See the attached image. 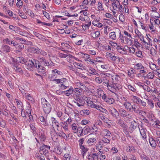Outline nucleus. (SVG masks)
Returning <instances> with one entry per match:
<instances>
[{
	"label": "nucleus",
	"instance_id": "nucleus-1",
	"mask_svg": "<svg viewBox=\"0 0 160 160\" xmlns=\"http://www.w3.org/2000/svg\"><path fill=\"white\" fill-rule=\"evenodd\" d=\"M109 77L108 75L103 80L102 84L106 86L107 89L112 92L115 93L117 90L121 88V86L118 83H114L113 84L109 83Z\"/></svg>",
	"mask_w": 160,
	"mask_h": 160
},
{
	"label": "nucleus",
	"instance_id": "nucleus-2",
	"mask_svg": "<svg viewBox=\"0 0 160 160\" xmlns=\"http://www.w3.org/2000/svg\"><path fill=\"white\" fill-rule=\"evenodd\" d=\"M41 102L44 112L46 114H48L52 109L51 105L44 98H42Z\"/></svg>",
	"mask_w": 160,
	"mask_h": 160
},
{
	"label": "nucleus",
	"instance_id": "nucleus-3",
	"mask_svg": "<svg viewBox=\"0 0 160 160\" xmlns=\"http://www.w3.org/2000/svg\"><path fill=\"white\" fill-rule=\"evenodd\" d=\"M71 127L73 132L74 133H77L78 134V136H80L82 135L83 130L82 127H77L75 123L72 124L71 125Z\"/></svg>",
	"mask_w": 160,
	"mask_h": 160
},
{
	"label": "nucleus",
	"instance_id": "nucleus-4",
	"mask_svg": "<svg viewBox=\"0 0 160 160\" xmlns=\"http://www.w3.org/2000/svg\"><path fill=\"white\" fill-rule=\"evenodd\" d=\"M112 5L113 10L120 12L121 13L123 11V8H122V6L120 4L118 1L114 2L112 3Z\"/></svg>",
	"mask_w": 160,
	"mask_h": 160
},
{
	"label": "nucleus",
	"instance_id": "nucleus-5",
	"mask_svg": "<svg viewBox=\"0 0 160 160\" xmlns=\"http://www.w3.org/2000/svg\"><path fill=\"white\" fill-rule=\"evenodd\" d=\"M128 48L129 47L127 45H125L123 47L119 45L116 48L117 51L122 54H127L128 50Z\"/></svg>",
	"mask_w": 160,
	"mask_h": 160
},
{
	"label": "nucleus",
	"instance_id": "nucleus-6",
	"mask_svg": "<svg viewBox=\"0 0 160 160\" xmlns=\"http://www.w3.org/2000/svg\"><path fill=\"white\" fill-rule=\"evenodd\" d=\"M122 104L126 110L129 111H132V105L131 102H128L127 99L124 97L122 99Z\"/></svg>",
	"mask_w": 160,
	"mask_h": 160
},
{
	"label": "nucleus",
	"instance_id": "nucleus-7",
	"mask_svg": "<svg viewBox=\"0 0 160 160\" xmlns=\"http://www.w3.org/2000/svg\"><path fill=\"white\" fill-rule=\"evenodd\" d=\"M52 75L49 76V78L50 80H54V79L58 77V75L63 74V73L62 72L56 69L52 70Z\"/></svg>",
	"mask_w": 160,
	"mask_h": 160
},
{
	"label": "nucleus",
	"instance_id": "nucleus-8",
	"mask_svg": "<svg viewBox=\"0 0 160 160\" xmlns=\"http://www.w3.org/2000/svg\"><path fill=\"white\" fill-rule=\"evenodd\" d=\"M80 58L86 62L88 61L90 58V56L86 53H83L81 52H79L78 53H76Z\"/></svg>",
	"mask_w": 160,
	"mask_h": 160
},
{
	"label": "nucleus",
	"instance_id": "nucleus-9",
	"mask_svg": "<svg viewBox=\"0 0 160 160\" xmlns=\"http://www.w3.org/2000/svg\"><path fill=\"white\" fill-rule=\"evenodd\" d=\"M148 42H146L144 39V38L142 41V44L147 50H149L150 48V46H152V39L149 38L147 39Z\"/></svg>",
	"mask_w": 160,
	"mask_h": 160
},
{
	"label": "nucleus",
	"instance_id": "nucleus-10",
	"mask_svg": "<svg viewBox=\"0 0 160 160\" xmlns=\"http://www.w3.org/2000/svg\"><path fill=\"white\" fill-rule=\"evenodd\" d=\"M50 150V146L44 145L40 147L39 152L41 154L46 155L48 153V151L47 149Z\"/></svg>",
	"mask_w": 160,
	"mask_h": 160
},
{
	"label": "nucleus",
	"instance_id": "nucleus-11",
	"mask_svg": "<svg viewBox=\"0 0 160 160\" xmlns=\"http://www.w3.org/2000/svg\"><path fill=\"white\" fill-rule=\"evenodd\" d=\"M105 56L107 58L110 59L114 62H115L117 57L115 55V54L113 52H109L106 53Z\"/></svg>",
	"mask_w": 160,
	"mask_h": 160
},
{
	"label": "nucleus",
	"instance_id": "nucleus-12",
	"mask_svg": "<svg viewBox=\"0 0 160 160\" xmlns=\"http://www.w3.org/2000/svg\"><path fill=\"white\" fill-rule=\"evenodd\" d=\"M60 86V89L61 90H65L69 87V84L68 81L65 78Z\"/></svg>",
	"mask_w": 160,
	"mask_h": 160
},
{
	"label": "nucleus",
	"instance_id": "nucleus-13",
	"mask_svg": "<svg viewBox=\"0 0 160 160\" xmlns=\"http://www.w3.org/2000/svg\"><path fill=\"white\" fill-rule=\"evenodd\" d=\"M28 64L29 66L30 67L32 68L35 67L37 68L38 65V61L34 59H32L28 61Z\"/></svg>",
	"mask_w": 160,
	"mask_h": 160
},
{
	"label": "nucleus",
	"instance_id": "nucleus-14",
	"mask_svg": "<svg viewBox=\"0 0 160 160\" xmlns=\"http://www.w3.org/2000/svg\"><path fill=\"white\" fill-rule=\"evenodd\" d=\"M109 112L112 115L113 117L117 118L119 116V113L118 111L114 108L110 107L108 109Z\"/></svg>",
	"mask_w": 160,
	"mask_h": 160
},
{
	"label": "nucleus",
	"instance_id": "nucleus-15",
	"mask_svg": "<svg viewBox=\"0 0 160 160\" xmlns=\"http://www.w3.org/2000/svg\"><path fill=\"white\" fill-rule=\"evenodd\" d=\"M119 112L120 115L122 117H126L127 118H130L131 116L123 108H120L119 109Z\"/></svg>",
	"mask_w": 160,
	"mask_h": 160
},
{
	"label": "nucleus",
	"instance_id": "nucleus-16",
	"mask_svg": "<svg viewBox=\"0 0 160 160\" xmlns=\"http://www.w3.org/2000/svg\"><path fill=\"white\" fill-rule=\"evenodd\" d=\"M139 23L141 28L145 32L148 31L149 29L148 26L147 24L144 23L142 21L140 20L139 21Z\"/></svg>",
	"mask_w": 160,
	"mask_h": 160
},
{
	"label": "nucleus",
	"instance_id": "nucleus-17",
	"mask_svg": "<svg viewBox=\"0 0 160 160\" xmlns=\"http://www.w3.org/2000/svg\"><path fill=\"white\" fill-rule=\"evenodd\" d=\"M28 50L32 53L39 54L40 49L37 47H31L28 48Z\"/></svg>",
	"mask_w": 160,
	"mask_h": 160
},
{
	"label": "nucleus",
	"instance_id": "nucleus-18",
	"mask_svg": "<svg viewBox=\"0 0 160 160\" xmlns=\"http://www.w3.org/2000/svg\"><path fill=\"white\" fill-rule=\"evenodd\" d=\"M95 95L98 98H101L102 95L104 94V91L102 89L99 88L97 89L95 91Z\"/></svg>",
	"mask_w": 160,
	"mask_h": 160
},
{
	"label": "nucleus",
	"instance_id": "nucleus-19",
	"mask_svg": "<svg viewBox=\"0 0 160 160\" xmlns=\"http://www.w3.org/2000/svg\"><path fill=\"white\" fill-rule=\"evenodd\" d=\"M139 129L140 133L142 137V138L144 140H146L147 138L146 130L145 129L143 128L142 127H141V128H139Z\"/></svg>",
	"mask_w": 160,
	"mask_h": 160
},
{
	"label": "nucleus",
	"instance_id": "nucleus-20",
	"mask_svg": "<svg viewBox=\"0 0 160 160\" xmlns=\"http://www.w3.org/2000/svg\"><path fill=\"white\" fill-rule=\"evenodd\" d=\"M79 19L84 23H87L89 22L90 19L88 16H85L82 14H81L79 18Z\"/></svg>",
	"mask_w": 160,
	"mask_h": 160
},
{
	"label": "nucleus",
	"instance_id": "nucleus-21",
	"mask_svg": "<svg viewBox=\"0 0 160 160\" xmlns=\"http://www.w3.org/2000/svg\"><path fill=\"white\" fill-rule=\"evenodd\" d=\"M112 79L113 81L112 84L114 83H117V82L119 83L121 80L120 76L118 75H113L112 76Z\"/></svg>",
	"mask_w": 160,
	"mask_h": 160
},
{
	"label": "nucleus",
	"instance_id": "nucleus-22",
	"mask_svg": "<svg viewBox=\"0 0 160 160\" xmlns=\"http://www.w3.org/2000/svg\"><path fill=\"white\" fill-rule=\"evenodd\" d=\"M38 67V72L40 73V74L43 75L45 74V68L44 67L38 64V66H37V68Z\"/></svg>",
	"mask_w": 160,
	"mask_h": 160
},
{
	"label": "nucleus",
	"instance_id": "nucleus-23",
	"mask_svg": "<svg viewBox=\"0 0 160 160\" xmlns=\"http://www.w3.org/2000/svg\"><path fill=\"white\" fill-rule=\"evenodd\" d=\"M2 50L3 52L8 53L10 51L11 48L8 45H3L2 46Z\"/></svg>",
	"mask_w": 160,
	"mask_h": 160
},
{
	"label": "nucleus",
	"instance_id": "nucleus-24",
	"mask_svg": "<svg viewBox=\"0 0 160 160\" xmlns=\"http://www.w3.org/2000/svg\"><path fill=\"white\" fill-rule=\"evenodd\" d=\"M134 32L137 37L139 38L140 39L141 41H142L143 38H144L143 35L138 29H135L134 30Z\"/></svg>",
	"mask_w": 160,
	"mask_h": 160
},
{
	"label": "nucleus",
	"instance_id": "nucleus-25",
	"mask_svg": "<svg viewBox=\"0 0 160 160\" xmlns=\"http://www.w3.org/2000/svg\"><path fill=\"white\" fill-rule=\"evenodd\" d=\"M92 24L94 26L97 27L98 28H101L103 25L102 23H100L99 22V20L95 19L93 20L92 22Z\"/></svg>",
	"mask_w": 160,
	"mask_h": 160
},
{
	"label": "nucleus",
	"instance_id": "nucleus-26",
	"mask_svg": "<svg viewBox=\"0 0 160 160\" xmlns=\"http://www.w3.org/2000/svg\"><path fill=\"white\" fill-rule=\"evenodd\" d=\"M150 144L151 147L153 148H155L157 146L156 141L152 136L150 137L149 139Z\"/></svg>",
	"mask_w": 160,
	"mask_h": 160
},
{
	"label": "nucleus",
	"instance_id": "nucleus-27",
	"mask_svg": "<svg viewBox=\"0 0 160 160\" xmlns=\"http://www.w3.org/2000/svg\"><path fill=\"white\" fill-rule=\"evenodd\" d=\"M111 135V133L107 129L103 130L100 133V135L103 137H110Z\"/></svg>",
	"mask_w": 160,
	"mask_h": 160
},
{
	"label": "nucleus",
	"instance_id": "nucleus-28",
	"mask_svg": "<svg viewBox=\"0 0 160 160\" xmlns=\"http://www.w3.org/2000/svg\"><path fill=\"white\" fill-rule=\"evenodd\" d=\"M73 91V88L71 86L70 87L68 90L64 91L63 92L66 95L68 96H69L72 95L73 92H74Z\"/></svg>",
	"mask_w": 160,
	"mask_h": 160
},
{
	"label": "nucleus",
	"instance_id": "nucleus-29",
	"mask_svg": "<svg viewBox=\"0 0 160 160\" xmlns=\"http://www.w3.org/2000/svg\"><path fill=\"white\" fill-rule=\"evenodd\" d=\"M147 103L149 108L150 109H152L154 108V103L153 101L151 99H147Z\"/></svg>",
	"mask_w": 160,
	"mask_h": 160
},
{
	"label": "nucleus",
	"instance_id": "nucleus-30",
	"mask_svg": "<svg viewBox=\"0 0 160 160\" xmlns=\"http://www.w3.org/2000/svg\"><path fill=\"white\" fill-rule=\"evenodd\" d=\"M74 89L73 92L77 96H81L83 93V91L81 89L77 88H75Z\"/></svg>",
	"mask_w": 160,
	"mask_h": 160
},
{
	"label": "nucleus",
	"instance_id": "nucleus-31",
	"mask_svg": "<svg viewBox=\"0 0 160 160\" xmlns=\"http://www.w3.org/2000/svg\"><path fill=\"white\" fill-rule=\"evenodd\" d=\"M154 73L153 72H148L146 76H144V78L145 79L146 78L148 79H152L155 77Z\"/></svg>",
	"mask_w": 160,
	"mask_h": 160
},
{
	"label": "nucleus",
	"instance_id": "nucleus-32",
	"mask_svg": "<svg viewBox=\"0 0 160 160\" xmlns=\"http://www.w3.org/2000/svg\"><path fill=\"white\" fill-rule=\"evenodd\" d=\"M149 66L150 68L153 71H155L158 68V66L151 62L149 63Z\"/></svg>",
	"mask_w": 160,
	"mask_h": 160
},
{
	"label": "nucleus",
	"instance_id": "nucleus-33",
	"mask_svg": "<svg viewBox=\"0 0 160 160\" xmlns=\"http://www.w3.org/2000/svg\"><path fill=\"white\" fill-rule=\"evenodd\" d=\"M52 122V126L53 127V128H54V126H56L57 127V129L58 130V128L59 127V123L57 121V120L55 119V118L52 117L51 119Z\"/></svg>",
	"mask_w": 160,
	"mask_h": 160
},
{
	"label": "nucleus",
	"instance_id": "nucleus-34",
	"mask_svg": "<svg viewBox=\"0 0 160 160\" xmlns=\"http://www.w3.org/2000/svg\"><path fill=\"white\" fill-rule=\"evenodd\" d=\"M146 73V70L145 69H143L142 70H140L139 72L136 75V76L137 77L140 78H144V75L142 74L145 73Z\"/></svg>",
	"mask_w": 160,
	"mask_h": 160
},
{
	"label": "nucleus",
	"instance_id": "nucleus-35",
	"mask_svg": "<svg viewBox=\"0 0 160 160\" xmlns=\"http://www.w3.org/2000/svg\"><path fill=\"white\" fill-rule=\"evenodd\" d=\"M83 23L84 24L82 25V29L84 31H85L86 30L88 29L91 25V22L90 21L88 22L87 23Z\"/></svg>",
	"mask_w": 160,
	"mask_h": 160
},
{
	"label": "nucleus",
	"instance_id": "nucleus-36",
	"mask_svg": "<svg viewBox=\"0 0 160 160\" xmlns=\"http://www.w3.org/2000/svg\"><path fill=\"white\" fill-rule=\"evenodd\" d=\"M38 136L41 141H44L46 139L45 135L42 131L39 132V133L38 134Z\"/></svg>",
	"mask_w": 160,
	"mask_h": 160
},
{
	"label": "nucleus",
	"instance_id": "nucleus-37",
	"mask_svg": "<svg viewBox=\"0 0 160 160\" xmlns=\"http://www.w3.org/2000/svg\"><path fill=\"white\" fill-rule=\"evenodd\" d=\"M134 68L135 69L139 70H142L143 69H145L144 66L141 63H138L135 64L134 66Z\"/></svg>",
	"mask_w": 160,
	"mask_h": 160
},
{
	"label": "nucleus",
	"instance_id": "nucleus-38",
	"mask_svg": "<svg viewBox=\"0 0 160 160\" xmlns=\"http://www.w3.org/2000/svg\"><path fill=\"white\" fill-rule=\"evenodd\" d=\"M99 117L104 122L108 123V124L109 123H111V121L103 114L100 115Z\"/></svg>",
	"mask_w": 160,
	"mask_h": 160
},
{
	"label": "nucleus",
	"instance_id": "nucleus-39",
	"mask_svg": "<svg viewBox=\"0 0 160 160\" xmlns=\"http://www.w3.org/2000/svg\"><path fill=\"white\" fill-rule=\"evenodd\" d=\"M132 100L134 103L139 104V102L141 99L136 96H132L131 97Z\"/></svg>",
	"mask_w": 160,
	"mask_h": 160
},
{
	"label": "nucleus",
	"instance_id": "nucleus-40",
	"mask_svg": "<svg viewBox=\"0 0 160 160\" xmlns=\"http://www.w3.org/2000/svg\"><path fill=\"white\" fill-rule=\"evenodd\" d=\"M87 103L88 106L90 107L91 108H96V107H97L98 105L95 104L92 101L89 100L88 101H87Z\"/></svg>",
	"mask_w": 160,
	"mask_h": 160
},
{
	"label": "nucleus",
	"instance_id": "nucleus-41",
	"mask_svg": "<svg viewBox=\"0 0 160 160\" xmlns=\"http://www.w3.org/2000/svg\"><path fill=\"white\" fill-rule=\"evenodd\" d=\"M100 31H95L92 33H90V35L93 38H96L99 37L100 35Z\"/></svg>",
	"mask_w": 160,
	"mask_h": 160
},
{
	"label": "nucleus",
	"instance_id": "nucleus-42",
	"mask_svg": "<svg viewBox=\"0 0 160 160\" xmlns=\"http://www.w3.org/2000/svg\"><path fill=\"white\" fill-rule=\"evenodd\" d=\"M23 96H25V98L29 101L31 102L32 103H33L34 102V99L29 93H25Z\"/></svg>",
	"mask_w": 160,
	"mask_h": 160
},
{
	"label": "nucleus",
	"instance_id": "nucleus-43",
	"mask_svg": "<svg viewBox=\"0 0 160 160\" xmlns=\"http://www.w3.org/2000/svg\"><path fill=\"white\" fill-rule=\"evenodd\" d=\"M150 15L151 17L154 19L158 18H160V15L157 12H152L150 13Z\"/></svg>",
	"mask_w": 160,
	"mask_h": 160
},
{
	"label": "nucleus",
	"instance_id": "nucleus-44",
	"mask_svg": "<svg viewBox=\"0 0 160 160\" xmlns=\"http://www.w3.org/2000/svg\"><path fill=\"white\" fill-rule=\"evenodd\" d=\"M124 38L126 42L125 43L128 45H131L132 43V37L131 38L124 37Z\"/></svg>",
	"mask_w": 160,
	"mask_h": 160
},
{
	"label": "nucleus",
	"instance_id": "nucleus-45",
	"mask_svg": "<svg viewBox=\"0 0 160 160\" xmlns=\"http://www.w3.org/2000/svg\"><path fill=\"white\" fill-rule=\"evenodd\" d=\"M152 21V20H151V19H150V22L152 25H149L148 26V28H149L151 30V32H154L156 30V28L154 26V22Z\"/></svg>",
	"mask_w": 160,
	"mask_h": 160
},
{
	"label": "nucleus",
	"instance_id": "nucleus-46",
	"mask_svg": "<svg viewBox=\"0 0 160 160\" xmlns=\"http://www.w3.org/2000/svg\"><path fill=\"white\" fill-rule=\"evenodd\" d=\"M88 71L90 74L93 75H97L98 73L96 70L93 68L90 67L88 70Z\"/></svg>",
	"mask_w": 160,
	"mask_h": 160
},
{
	"label": "nucleus",
	"instance_id": "nucleus-47",
	"mask_svg": "<svg viewBox=\"0 0 160 160\" xmlns=\"http://www.w3.org/2000/svg\"><path fill=\"white\" fill-rule=\"evenodd\" d=\"M132 110L135 112L137 113H140L141 112V111L139 110L137 106L135 105H132Z\"/></svg>",
	"mask_w": 160,
	"mask_h": 160
},
{
	"label": "nucleus",
	"instance_id": "nucleus-48",
	"mask_svg": "<svg viewBox=\"0 0 160 160\" xmlns=\"http://www.w3.org/2000/svg\"><path fill=\"white\" fill-rule=\"evenodd\" d=\"M117 122L123 128H127L128 127L127 125L125 124L124 122L121 119H118Z\"/></svg>",
	"mask_w": 160,
	"mask_h": 160
},
{
	"label": "nucleus",
	"instance_id": "nucleus-49",
	"mask_svg": "<svg viewBox=\"0 0 160 160\" xmlns=\"http://www.w3.org/2000/svg\"><path fill=\"white\" fill-rule=\"evenodd\" d=\"M62 127L63 128V129L65 130L66 132L68 131V126L67 123L66 122H62L61 123Z\"/></svg>",
	"mask_w": 160,
	"mask_h": 160
},
{
	"label": "nucleus",
	"instance_id": "nucleus-50",
	"mask_svg": "<svg viewBox=\"0 0 160 160\" xmlns=\"http://www.w3.org/2000/svg\"><path fill=\"white\" fill-rule=\"evenodd\" d=\"M15 101L17 103L18 107L21 110H23V107L22 106V102L19 100L17 99H15Z\"/></svg>",
	"mask_w": 160,
	"mask_h": 160
},
{
	"label": "nucleus",
	"instance_id": "nucleus-51",
	"mask_svg": "<svg viewBox=\"0 0 160 160\" xmlns=\"http://www.w3.org/2000/svg\"><path fill=\"white\" fill-rule=\"evenodd\" d=\"M96 109L100 111L101 112H102L105 113L106 114H107L108 113V112L107 110L102 107L98 105L97 107H96Z\"/></svg>",
	"mask_w": 160,
	"mask_h": 160
},
{
	"label": "nucleus",
	"instance_id": "nucleus-52",
	"mask_svg": "<svg viewBox=\"0 0 160 160\" xmlns=\"http://www.w3.org/2000/svg\"><path fill=\"white\" fill-rule=\"evenodd\" d=\"M109 37L112 40H115L116 38L115 32H110L109 34Z\"/></svg>",
	"mask_w": 160,
	"mask_h": 160
},
{
	"label": "nucleus",
	"instance_id": "nucleus-53",
	"mask_svg": "<svg viewBox=\"0 0 160 160\" xmlns=\"http://www.w3.org/2000/svg\"><path fill=\"white\" fill-rule=\"evenodd\" d=\"M136 73V70L133 68H131L128 72V74L130 77H133L134 74Z\"/></svg>",
	"mask_w": 160,
	"mask_h": 160
},
{
	"label": "nucleus",
	"instance_id": "nucleus-54",
	"mask_svg": "<svg viewBox=\"0 0 160 160\" xmlns=\"http://www.w3.org/2000/svg\"><path fill=\"white\" fill-rule=\"evenodd\" d=\"M80 113L82 115H88L90 113V112L88 110L84 109L80 111Z\"/></svg>",
	"mask_w": 160,
	"mask_h": 160
},
{
	"label": "nucleus",
	"instance_id": "nucleus-55",
	"mask_svg": "<svg viewBox=\"0 0 160 160\" xmlns=\"http://www.w3.org/2000/svg\"><path fill=\"white\" fill-rule=\"evenodd\" d=\"M9 28L11 30L14 31L18 33L20 28L17 26H14L12 25H10L9 26Z\"/></svg>",
	"mask_w": 160,
	"mask_h": 160
},
{
	"label": "nucleus",
	"instance_id": "nucleus-56",
	"mask_svg": "<svg viewBox=\"0 0 160 160\" xmlns=\"http://www.w3.org/2000/svg\"><path fill=\"white\" fill-rule=\"evenodd\" d=\"M90 157L91 158V160H98V154L96 153H93ZM89 160H90V158H88Z\"/></svg>",
	"mask_w": 160,
	"mask_h": 160
},
{
	"label": "nucleus",
	"instance_id": "nucleus-57",
	"mask_svg": "<svg viewBox=\"0 0 160 160\" xmlns=\"http://www.w3.org/2000/svg\"><path fill=\"white\" fill-rule=\"evenodd\" d=\"M96 139L94 138H89L87 141V143L88 144L91 145L96 142Z\"/></svg>",
	"mask_w": 160,
	"mask_h": 160
},
{
	"label": "nucleus",
	"instance_id": "nucleus-58",
	"mask_svg": "<svg viewBox=\"0 0 160 160\" xmlns=\"http://www.w3.org/2000/svg\"><path fill=\"white\" fill-rule=\"evenodd\" d=\"M97 75L100 76L101 79L102 80V82H103V80L106 78V77L108 75V74L107 73L102 72L100 73L99 74H98Z\"/></svg>",
	"mask_w": 160,
	"mask_h": 160
},
{
	"label": "nucleus",
	"instance_id": "nucleus-59",
	"mask_svg": "<svg viewBox=\"0 0 160 160\" xmlns=\"http://www.w3.org/2000/svg\"><path fill=\"white\" fill-rule=\"evenodd\" d=\"M16 52H20L23 48H24V46L22 44H18L15 48Z\"/></svg>",
	"mask_w": 160,
	"mask_h": 160
},
{
	"label": "nucleus",
	"instance_id": "nucleus-60",
	"mask_svg": "<svg viewBox=\"0 0 160 160\" xmlns=\"http://www.w3.org/2000/svg\"><path fill=\"white\" fill-rule=\"evenodd\" d=\"M109 44L114 48H116L119 45L117 42L112 41H110L109 42Z\"/></svg>",
	"mask_w": 160,
	"mask_h": 160
},
{
	"label": "nucleus",
	"instance_id": "nucleus-61",
	"mask_svg": "<svg viewBox=\"0 0 160 160\" xmlns=\"http://www.w3.org/2000/svg\"><path fill=\"white\" fill-rule=\"evenodd\" d=\"M126 89H128L130 90L133 92H136L137 91L136 88L133 86L131 85H128L126 86Z\"/></svg>",
	"mask_w": 160,
	"mask_h": 160
},
{
	"label": "nucleus",
	"instance_id": "nucleus-62",
	"mask_svg": "<svg viewBox=\"0 0 160 160\" xmlns=\"http://www.w3.org/2000/svg\"><path fill=\"white\" fill-rule=\"evenodd\" d=\"M106 102L109 104H111L114 103L115 100L112 98H108Z\"/></svg>",
	"mask_w": 160,
	"mask_h": 160
},
{
	"label": "nucleus",
	"instance_id": "nucleus-63",
	"mask_svg": "<svg viewBox=\"0 0 160 160\" xmlns=\"http://www.w3.org/2000/svg\"><path fill=\"white\" fill-rule=\"evenodd\" d=\"M103 22L106 25H110L112 23V21L111 20L107 19H104Z\"/></svg>",
	"mask_w": 160,
	"mask_h": 160
},
{
	"label": "nucleus",
	"instance_id": "nucleus-64",
	"mask_svg": "<svg viewBox=\"0 0 160 160\" xmlns=\"http://www.w3.org/2000/svg\"><path fill=\"white\" fill-rule=\"evenodd\" d=\"M74 66L78 68L79 69H82L83 68V66L81 63L75 62L74 63Z\"/></svg>",
	"mask_w": 160,
	"mask_h": 160
}]
</instances>
